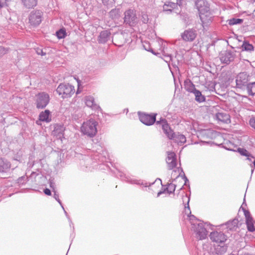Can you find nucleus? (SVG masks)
<instances>
[{"label":"nucleus","instance_id":"nucleus-1","mask_svg":"<svg viewBox=\"0 0 255 255\" xmlns=\"http://www.w3.org/2000/svg\"><path fill=\"white\" fill-rule=\"evenodd\" d=\"M183 202H186L185 204V212L189 216L192 225V229L196 234V238L199 240H203L205 239L207 235V231L204 227L203 223L197 221L196 217L194 215H191L190 210L189 202L190 201L189 197L185 194L182 197Z\"/></svg>","mask_w":255,"mask_h":255},{"label":"nucleus","instance_id":"nucleus-2","mask_svg":"<svg viewBox=\"0 0 255 255\" xmlns=\"http://www.w3.org/2000/svg\"><path fill=\"white\" fill-rule=\"evenodd\" d=\"M98 125V122L94 119H90L83 123L81 127V132L89 137H93L97 132Z\"/></svg>","mask_w":255,"mask_h":255},{"label":"nucleus","instance_id":"nucleus-3","mask_svg":"<svg viewBox=\"0 0 255 255\" xmlns=\"http://www.w3.org/2000/svg\"><path fill=\"white\" fill-rule=\"evenodd\" d=\"M57 93L63 99L71 97L75 93L74 87L69 84H60L56 89Z\"/></svg>","mask_w":255,"mask_h":255},{"label":"nucleus","instance_id":"nucleus-4","mask_svg":"<svg viewBox=\"0 0 255 255\" xmlns=\"http://www.w3.org/2000/svg\"><path fill=\"white\" fill-rule=\"evenodd\" d=\"M250 76L247 72L240 73L236 77V88L245 89L250 81Z\"/></svg>","mask_w":255,"mask_h":255},{"label":"nucleus","instance_id":"nucleus-5","mask_svg":"<svg viewBox=\"0 0 255 255\" xmlns=\"http://www.w3.org/2000/svg\"><path fill=\"white\" fill-rule=\"evenodd\" d=\"M35 103L38 109H43L48 104L50 98L48 94L42 92L36 95Z\"/></svg>","mask_w":255,"mask_h":255},{"label":"nucleus","instance_id":"nucleus-6","mask_svg":"<svg viewBox=\"0 0 255 255\" xmlns=\"http://www.w3.org/2000/svg\"><path fill=\"white\" fill-rule=\"evenodd\" d=\"M199 17L203 29L206 30L212 22L214 15L211 9H210L199 14Z\"/></svg>","mask_w":255,"mask_h":255},{"label":"nucleus","instance_id":"nucleus-7","mask_svg":"<svg viewBox=\"0 0 255 255\" xmlns=\"http://www.w3.org/2000/svg\"><path fill=\"white\" fill-rule=\"evenodd\" d=\"M137 21L135 11L134 9H129L125 12L124 22L130 26H133Z\"/></svg>","mask_w":255,"mask_h":255},{"label":"nucleus","instance_id":"nucleus-8","mask_svg":"<svg viewBox=\"0 0 255 255\" xmlns=\"http://www.w3.org/2000/svg\"><path fill=\"white\" fill-rule=\"evenodd\" d=\"M42 18V12L41 10H32L29 16V22L31 25L36 26L41 22Z\"/></svg>","mask_w":255,"mask_h":255},{"label":"nucleus","instance_id":"nucleus-9","mask_svg":"<svg viewBox=\"0 0 255 255\" xmlns=\"http://www.w3.org/2000/svg\"><path fill=\"white\" fill-rule=\"evenodd\" d=\"M157 43L159 46V50L160 51V54H162L163 56V59L166 63H169L170 61H172V57L171 55L168 53H167L166 44L165 42H164L162 39H159L158 40Z\"/></svg>","mask_w":255,"mask_h":255},{"label":"nucleus","instance_id":"nucleus-10","mask_svg":"<svg viewBox=\"0 0 255 255\" xmlns=\"http://www.w3.org/2000/svg\"><path fill=\"white\" fill-rule=\"evenodd\" d=\"M236 57V51L226 50L220 54V59L222 63L229 64L233 61Z\"/></svg>","mask_w":255,"mask_h":255},{"label":"nucleus","instance_id":"nucleus-11","mask_svg":"<svg viewBox=\"0 0 255 255\" xmlns=\"http://www.w3.org/2000/svg\"><path fill=\"white\" fill-rule=\"evenodd\" d=\"M244 205H246V204L244 202L241 208L244 212L248 230L252 232H254L255 231V222L253 220V218L251 216L249 211L246 210V209L244 208L243 206Z\"/></svg>","mask_w":255,"mask_h":255},{"label":"nucleus","instance_id":"nucleus-12","mask_svg":"<svg viewBox=\"0 0 255 255\" xmlns=\"http://www.w3.org/2000/svg\"><path fill=\"white\" fill-rule=\"evenodd\" d=\"M156 115V114L150 115L138 113L140 122L146 126H151L155 122Z\"/></svg>","mask_w":255,"mask_h":255},{"label":"nucleus","instance_id":"nucleus-13","mask_svg":"<svg viewBox=\"0 0 255 255\" xmlns=\"http://www.w3.org/2000/svg\"><path fill=\"white\" fill-rule=\"evenodd\" d=\"M197 35V31L193 28H189L181 34V38L186 42H192Z\"/></svg>","mask_w":255,"mask_h":255},{"label":"nucleus","instance_id":"nucleus-14","mask_svg":"<svg viewBox=\"0 0 255 255\" xmlns=\"http://www.w3.org/2000/svg\"><path fill=\"white\" fill-rule=\"evenodd\" d=\"M121 177V179L132 184H136V185H142L144 187H147L150 185V184H148L147 182H144L142 180H137L134 178H132L130 176L127 175L124 173H121L119 175Z\"/></svg>","mask_w":255,"mask_h":255},{"label":"nucleus","instance_id":"nucleus-15","mask_svg":"<svg viewBox=\"0 0 255 255\" xmlns=\"http://www.w3.org/2000/svg\"><path fill=\"white\" fill-rule=\"evenodd\" d=\"M211 240L217 243H223L227 240L226 236L221 232H213L210 235Z\"/></svg>","mask_w":255,"mask_h":255},{"label":"nucleus","instance_id":"nucleus-16","mask_svg":"<svg viewBox=\"0 0 255 255\" xmlns=\"http://www.w3.org/2000/svg\"><path fill=\"white\" fill-rule=\"evenodd\" d=\"M167 153L166 163L168 169L171 170L177 165L176 156L175 153L173 152L168 151Z\"/></svg>","mask_w":255,"mask_h":255},{"label":"nucleus","instance_id":"nucleus-17","mask_svg":"<svg viewBox=\"0 0 255 255\" xmlns=\"http://www.w3.org/2000/svg\"><path fill=\"white\" fill-rule=\"evenodd\" d=\"M156 124H161L163 132L169 139H171L173 138V134L174 132L173 130L170 128L165 119H162L160 121H157Z\"/></svg>","mask_w":255,"mask_h":255},{"label":"nucleus","instance_id":"nucleus-18","mask_svg":"<svg viewBox=\"0 0 255 255\" xmlns=\"http://www.w3.org/2000/svg\"><path fill=\"white\" fill-rule=\"evenodd\" d=\"M195 5L198 10L199 14L210 9L209 4L206 0H197Z\"/></svg>","mask_w":255,"mask_h":255},{"label":"nucleus","instance_id":"nucleus-19","mask_svg":"<svg viewBox=\"0 0 255 255\" xmlns=\"http://www.w3.org/2000/svg\"><path fill=\"white\" fill-rule=\"evenodd\" d=\"M84 102L86 106L94 110H101L99 105L95 103V100L93 96H87L84 97Z\"/></svg>","mask_w":255,"mask_h":255},{"label":"nucleus","instance_id":"nucleus-20","mask_svg":"<svg viewBox=\"0 0 255 255\" xmlns=\"http://www.w3.org/2000/svg\"><path fill=\"white\" fill-rule=\"evenodd\" d=\"M181 0H176V3L173 2H168L167 3H165L163 6V11L167 13L171 12L172 9L175 8L177 5H181Z\"/></svg>","mask_w":255,"mask_h":255},{"label":"nucleus","instance_id":"nucleus-21","mask_svg":"<svg viewBox=\"0 0 255 255\" xmlns=\"http://www.w3.org/2000/svg\"><path fill=\"white\" fill-rule=\"evenodd\" d=\"M11 168V163L5 158L0 159V173H3L8 172Z\"/></svg>","mask_w":255,"mask_h":255},{"label":"nucleus","instance_id":"nucleus-22","mask_svg":"<svg viewBox=\"0 0 255 255\" xmlns=\"http://www.w3.org/2000/svg\"><path fill=\"white\" fill-rule=\"evenodd\" d=\"M39 120L46 123L51 122V117L50 111L48 110H45L44 111L41 112L39 115Z\"/></svg>","mask_w":255,"mask_h":255},{"label":"nucleus","instance_id":"nucleus-23","mask_svg":"<svg viewBox=\"0 0 255 255\" xmlns=\"http://www.w3.org/2000/svg\"><path fill=\"white\" fill-rule=\"evenodd\" d=\"M111 33L108 30H104L102 31L98 38V41L99 43H105L107 42L110 37Z\"/></svg>","mask_w":255,"mask_h":255},{"label":"nucleus","instance_id":"nucleus-24","mask_svg":"<svg viewBox=\"0 0 255 255\" xmlns=\"http://www.w3.org/2000/svg\"><path fill=\"white\" fill-rule=\"evenodd\" d=\"M171 139H173L175 142H177L178 144H182L186 142V138L185 135L178 133H174L173 134V138Z\"/></svg>","mask_w":255,"mask_h":255},{"label":"nucleus","instance_id":"nucleus-25","mask_svg":"<svg viewBox=\"0 0 255 255\" xmlns=\"http://www.w3.org/2000/svg\"><path fill=\"white\" fill-rule=\"evenodd\" d=\"M216 118L218 121L224 123H229L230 122V116L224 113H218L216 114Z\"/></svg>","mask_w":255,"mask_h":255},{"label":"nucleus","instance_id":"nucleus-26","mask_svg":"<svg viewBox=\"0 0 255 255\" xmlns=\"http://www.w3.org/2000/svg\"><path fill=\"white\" fill-rule=\"evenodd\" d=\"M185 89L189 92L194 93L197 90L195 85L190 81H186L184 82Z\"/></svg>","mask_w":255,"mask_h":255},{"label":"nucleus","instance_id":"nucleus-27","mask_svg":"<svg viewBox=\"0 0 255 255\" xmlns=\"http://www.w3.org/2000/svg\"><path fill=\"white\" fill-rule=\"evenodd\" d=\"M239 221L237 219H235L231 221H229L226 224L227 228L229 230H235L238 226Z\"/></svg>","mask_w":255,"mask_h":255},{"label":"nucleus","instance_id":"nucleus-28","mask_svg":"<svg viewBox=\"0 0 255 255\" xmlns=\"http://www.w3.org/2000/svg\"><path fill=\"white\" fill-rule=\"evenodd\" d=\"M23 5L28 8H32L37 4V0H21Z\"/></svg>","mask_w":255,"mask_h":255},{"label":"nucleus","instance_id":"nucleus-29","mask_svg":"<svg viewBox=\"0 0 255 255\" xmlns=\"http://www.w3.org/2000/svg\"><path fill=\"white\" fill-rule=\"evenodd\" d=\"M194 95L195 96V100L201 103L203 102H204L205 101V97L204 96H203L201 92L199 91L198 90H196L194 92Z\"/></svg>","mask_w":255,"mask_h":255},{"label":"nucleus","instance_id":"nucleus-30","mask_svg":"<svg viewBox=\"0 0 255 255\" xmlns=\"http://www.w3.org/2000/svg\"><path fill=\"white\" fill-rule=\"evenodd\" d=\"M242 47L244 50L248 52H252L254 50L253 45L247 41L244 42Z\"/></svg>","mask_w":255,"mask_h":255},{"label":"nucleus","instance_id":"nucleus-31","mask_svg":"<svg viewBox=\"0 0 255 255\" xmlns=\"http://www.w3.org/2000/svg\"><path fill=\"white\" fill-rule=\"evenodd\" d=\"M246 88L250 95H254L255 94V82L249 83Z\"/></svg>","mask_w":255,"mask_h":255},{"label":"nucleus","instance_id":"nucleus-32","mask_svg":"<svg viewBox=\"0 0 255 255\" xmlns=\"http://www.w3.org/2000/svg\"><path fill=\"white\" fill-rule=\"evenodd\" d=\"M227 22L230 25H234L242 23L243 19L237 18H232L228 19Z\"/></svg>","mask_w":255,"mask_h":255},{"label":"nucleus","instance_id":"nucleus-33","mask_svg":"<svg viewBox=\"0 0 255 255\" xmlns=\"http://www.w3.org/2000/svg\"><path fill=\"white\" fill-rule=\"evenodd\" d=\"M120 15V10L119 9H113L110 12V17L113 19H117Z\"/></svg>","mask_w":255,"mask_h":255},{"label":"nucleus","instance_id":"nucleus-34","mask_svg":"<svg viewBox=\"0 0 255 255\" xmlns=\"http://www.w3.org/2000/svg\"><path fill=\"white\" fill-rule=\"evenodd\" d=\"M143 48H144L145 50H146V51H150V52H152L154 55H157L159 54H160L158 52H154L153 51V50L150 47V46L148 44V43H147L146 42H144V43H143Z\"/></svg>","mask_w":255,"mask_h":255},{"label":"nucleus","instance_id":"nucleus-35","mask_svg":"<svg viewBox=\"0 0 255 255\" xmlns=\"http://www.w3.org/2000/svg\"><path fill=\"white\" fill-rule=\"evenodd\" d=\"M56 35L59 39L63 38L66 36V31L65 30L61 29L56 32Z\"/></svg>","mask_w":255,"mask_h":255},{"label":"nucleus","instance_id":"nucleus-36","mask_svg":"<svg viewBox=\"0 0 255 255\" xmlns=\"http://www.w3.org/2000/svg\"><path fill=\"white\" fill-rule=\"evenodd\" d=\"M175 185L173 184H169L168 185V187L166 188V190L169 194L173 193L175 191Z\"/></svg>","mask_w":255,"mask_h":255},{"label":"nucleus","instance_id":"nucleus-37","mask_svg":"<svg viewBox=\"0 0 255 255\" xmlns=\"http://www.w3.org/2000/svg\"><path fill=\"white\" fill-rule=\"evenodd\" d=\"M27 177L26 176H22L17 179V183L19 185H23L27 181Z\"/></svg>","mask_w":255,"mask_h":255},{"label":"nucleus","instance_id":"nucleus-38","mask_svg":"<svg viewBox=\"0 0 255 255\" xmlns=\"http://www.w3.org/2000/svg\"><path fill=\"white\" fill-rule=\"evenodd\" d=\"M238 151L242 155L245 156H247L250 153L247 150L244 148H239Z\"/></svg>","mask_w":255,"mask_h":255},{"label":"nucleus","instance_id":"nucleus-39","mask_svg":"<svg viewBox=\"0 0 255 255\" xmlns=\"http://www.w3.org/2000/svg\"><path fill=\"white\" fill-rule=\"evenodd\" d=\"M141 19L144 23H147L148 21V17L147 14L145 13H142Z\"/></svg>","mask_w":255,"mask_h":255},{"label":"nucleus","instance_id":"nucleus-40","mask_svg":"<svg viewBox=\"0 0 255 255\" xmlns=\"http://www.w3.org/2000/svg\"><path fill=\"white\" fill-rule=\"evenodd\" d=\"M54 198L55 199V200L59 203V204L61 205L62 208L63 209H64V207L62 205V204L61 203V201H60V200L59 199V195L58 194H57L55 192L54 194Z\"/></svg>","mask_w":255,"mask_h":255},{"label":"nucleus","instance_id":"nucleus-41","mask_svg":"<svg viewBox=\"0 0 255 255\" xmlns=\"http://www.w3.org/2000/svg\"><path fill=\"white\" fill-rule=\"evenodd\" d=\"M93 158L95 160H98L101 162H103L105 160V157L100 156L99 154L95 155Z\"/></svg>","mask_w":255,"mask_h":255},{"label":"nucleus","instance_id":"nucleus-42","mask_svg":"<svg viewBox=\"0 0 255 255\" xmlns=\"http://www.w3.org/2000/svg\"><path fill=\"white\" fill-rule=\"evenodd\" d=\"M250 124L251 126L255 129V118H251L250 120Z\"/></svg>","mask_w":255,"mask_h":255},{"label":"nucleus","instance_id":"nucleus-43","mask_svg":"<svg viewBox=\"0 0 255 255\" xmlns=\"http://www.w3.org/2000/svg\"><path fill=\"white\" fill-rule=\"evenodd\" d=\"M6 5V0H0V9Z\"/></svg>","mask_w":255,"mask_h":255},{"label":"nucleus","instance_id":"nucleus-44","mask_svg":"<svg viewBox=\"0 0 255 255\" xmlns=\"http://www.w3.org/2000/svg\"><path fill=\"white\" fill-rule=\"evenodd\" d=\"M251 167L252 168L251 169V174H252L254 171V170L255 169V158L253 162V164H250Z\"/></svg>","mask_w":255,"mask_h":255},{"label":"nucleus","instance_id":"nucleus-45","mask_svg":"<svg viewBox=\"0 0 255 255\" xmlns=\"http://www.w3.org/2000/svg\"><path fill=\"white\" fill-rule=\"evenodd\" d=\"M254 158V157L250 153L247 156V160L249 161L250 162H251L252 160V159Z\"/></svg>","mask_w":255,"mask_h":255},{"label":"nucleus","instance_id":"nucleus-46","mask_svg":"<svg viewBox=\"0 0 255 255\" xmlns=\"http://www.w3.org/2000/svg\"><path fill=\"white\" fill-rule=\"evenodd\" d=\"M191 125H190V128H195V126L197 125L196 122L194 120H192L191 122Z\"/></svg>","mask_w":255,"mask_h":255},{"label":"nucleus","instance_id":"nucleus-47","mask_svg":"<svg viewBox=\"0 0 255 255\" xmlns=\"http://www.w3.org/2000/svg\"><path fill=\"white\" fill-rule=\"evenodd\" d=\"M44 192L46 195H51V191L48 188H46L45 189H44Z\"/></svg>","mask_w":255,"mask_h":255},{"label":"nucleus","instance_id":"nucleus-48","mask_svg":"<svg viewBox=\"0 0 255 255\" xmlns=\"http://www.w3.org/2000/svg\"><path fill=\"white\" fill-rule=\"evenodd\" d=\"M35 50L36 53L38 55H39L40 54V53L42 52V49L39 47L35 48Z\"/></svg>","mask_w":255,"mask_h":255},{"label":"nucleus","instance_id":"nucleus-49","mask_svg":"<svg viewBox=\"0 0 255 255\" xmlns=\"http://www.w3.org/2000/svg\"><path fill=\"white\" fill-rule=\"evenodd\" d=\"M39 55H42V56L45 55H46V52H44L43 51V50L42 49V52L40 53V54Z\"/></svg>","mask_w":255,"mask_h":255},{"label":"nucleus","instance_id":"nucleus-50","mask_svg":"<svg viewBox=\"0 0 255 255\" xmlns=\"http://www.w3.org/2000/svg\"><path fill=\"white\" fill-rule=\"evenodd\" d=\"M165 191H160L158 193H157V197H159L160 196V195H161V194H162L163 193H164Z\"/></svg>","mask_w":255,"mask_h":255},{"label":"nucleus","instance_id":"nucleus-51","mask_svg":"<svg viewBox=\"0 0 255 255\" xmlns=\"http://www.w3.org/2000/svg\"><path fill=\"white\" fill-rule=\"evenodd\" d=\"M63 210H64V213H65V215L66 216V217H67L68 218H69L68 215V214H67V212L65 210V209L64 208V209H63Z\"/></svg>","mask_w":255,"mask_h":255},{"label":"nucleus","instance_id":"nucleus-52","mask_svg":"<svg viewBox=\"0 0 255 255\" xmlns=\"http://www.w3.org/2000/svg\"><path fill=\"white\" fill-rule=\"evenodd\" d=\"M14 160H15L18 161H20V158H19V157H17V158H14Z\"/></svg>","mask_w":255,"mask_h":255},{"label":"nucleus","instance_id":"nucleus-53","mask_svg":"<svg viewBox=\"0 0 255 255\" xmlns=\"http://www.w3.org/2000/svg\"><path fill=\"white\" fill-rule=\"evenodd\" d=\"M207 143V142H205V141H202L201 142V144L203 145V144H206Z\"/></svg>","mask_w":255,"mask_h":255},{"label":"nucleus","instance_id":"nucleus-54","mask_svg":"<svg viewBox=\"0 0 255 255\" xmlns=\"http://www.w3.org/2000/svg\"><path fill=\"white\" fill-rule=\"evenodd\" d=\"M185 184H186V182H187V181H188V180L186 177H185Z\"/></svg>","mask_w":255,"mask_h":255},{"label":"nucleus","instance_id":"nucleus-55","mask_svg":"<svg viewBox=\"0 0 255 255\" xmlns=\"http://www.w3.org/2000/svg\"><path fill=\"white\" fill-rule=\"evenodd\" d=\"M241 255H250V254H245Z\"/></svg>","mask_w":255,"mask_h":255},{"label":"nucleus","instance_id":"nucleus-56","mask_svg":"<svg viewBox=\"0 0 255 255\" xmlns=\"http://www.w3.org/2000/svg\"><path fill=\"white\" fill-rule=\"evenodd\" d=\"M33 166V163H32V164H30L29 165V166Z\"/></svg>","mask_w":255,"mask_h":255},{"label":"nucleus","instance_id":"nucleus-57","mask_svg":"<svg viewBox=\"0 0 255 255\" xmlns=\"http://www.w3.org/2000/svg\"><path fill=\"white\" fill-rule=\"evenodd\" d=\"M34 174H35V173L32 172V173H31V175H32V176H33V175H34Z\"/></svg>","mask_w":255,"mask_h":255},{"label":"nucleus","instance_id":"nucleus-58","mask_svg":"<svg viewBox=\"0 0 255 255\" xmlns=\"http://www.w3.org/2000/svg\"><path fill=\"white\" fill-rule=\"evenodd\" d=\"M103 0V2H104V1H103L104 0Z\"/></svg>","mask_w":255,"mask_h":255}]
</instances>
